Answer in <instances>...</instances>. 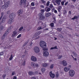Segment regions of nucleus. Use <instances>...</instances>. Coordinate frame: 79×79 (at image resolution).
<instances>
[{
    "instance_id": "0eeeda50",
    "label": "nucleus",
    "mask_w": 79,
    "mask_h": 79,
    "mask_svg": "<svg viewBox=\"0 0 79 79\" xmlns=\"http://www.w3.org/2000/svg\"><path fill=\"white\" fill-rule=\"evenodd\" d=\"M43 53L44 56H48L49 55V53L48 52L43 51Z\"/></svg>"
},
{
    "instance_id": "bf43d9fd",
    "label": "nucleus",
    "mask_w": 79,
    "mask_h": 79,
    "mask_svg": "<svg viewBox=\"0 0 79 79\" xmlns=\"http://www.w3.org/2000/svg\"><path fill=\"white\" fill-rule=\"evenodd\" d=\"M41 2L43 3H45V1H44V0H41Z\"/></svg>"
},
{
    "instance_id": "3c124183",
    "label": "nucleus",
    "mask_w": 79,
    "mask_h": 79,
    "mask_svg": "<svg viewBox=\"0 0 79 79\" xmlns=\"http://www.w3.org/2000/svg\"><path fill=\"white\" fill-rule=\"evenodd\" d=\"M3 15H4V13H3V12L1 13V17H2V18L3 16Z\"/></svg>"
},
{
    "instance_id": "39448f33",
    "label": "nucleus",
    "mask_w": 79,
    "mask_h": 79,
    "mask_svg": "<svg viewBox=\"0 0 79 79\" xmlns=\"http://www.w3.org/2000/svg\"><path fill=\"white\" fill-rule=\"evenodd\" d=\"M33 50L35 53H39L40 52V48L38 47H35Z\"/></svg>"
},
{
    "instance_id": "de8ad7c7",
    "label": "nucleus",
    "mask_w": 79,
    "mask_h": 79,
    "mask_svg": "<svg viewBox=\"0 0 79 79\" xmlns=\"http://www.w3.org/2000/svg\"><path fill=\"white\" fill-rule=\"evenodd\" d=\"M64 1H63L61 2L62 5H64Z\"/></svg>"
},
{
    "instance_id": "2eb2a0df",
    "label": "nucleus",
    "mask_w": 79,
    "mask_h": 79,
    "mask_svg": "<svg viewBox=\"0 0 79 79\" xmlns=\"http://www.w3.org/2000/svg\"><path fill=\"white\" fill-rule=\"evenodd\" d=\"M9 16L10 18H14V17L15 16V14L12 13Z\"/></svg>"
},
{
    "instance_id": "a878e982",
    "label": "nucleus",
    "mask_w": 79,
    "mask_h": 79,
    "mask_svg": "<svg viewBox=\"0 0 79 79\" xmlns=\"http://www.w3.org/2000/svg\"><path fill=\"white\" fill-rule=\"evenodd\" d=\"M48 65V64L46 63L44 64H43V66H44V67L45 68L47 67V66Z\"/></svg>"
},
{
    "instance_id": "4c0bfd02",
    "label": "nucleus",
    "mask_w": 79,
    "mask_h": 79,
    "mask_svg": "<svg viewBox=\"0 0 79 79\" xmlns=\"http://www.w3.org/2000/svg\"><path fill=\"white\" fill-rule=\"evenodd\" d=\"M57 31H61V30H62V28H57Z\"/></svg>"
},
{
    "instance_id": "423d86ee",
    "label": "nucleus",
    "mask_w": 79,
    "mask_h": 79,
    "mask_svg": "<svg viewBox=\"0 0 79 79\" xmlns=\"http://www.w3.org/2000/svg\"><path fill=\"white\" fill-rule=\"evenodd\" d=\"M69 73L70 76L71 77H73L75 74L74 71L73 70H70Z\"/></svg>"
},
{
    "instance_id": "052dcab7",
    "label": "nucleus",
    "mask_w": 79,
    "mask_h": 79,
    "mask_svg": "<svg viewBox=\"0 0 79 79\" xmlns=\"http://www.w3.org/2000/svg\"><path fill=\"white\" fill-rule=\"evenodd\" d=\"M54 49H58V48H57L56 46L54 47Z\"/></svg>"
},
{
    "instance_id": "6e6d98bb",
    "label": "nucleus",
    "mask_w": 79,
    "mask_h": 79,
    "mask_svg": "<svg viewBox=\"0 0 79 79\" xmlns=\"http://www.w3.org/2000/svg\"><path fill=\"white\" fill-rule=\"evenodd\" d=\"M31 9L32 10H35V7H31Z\"/></svg>"
},
{
    "instance_id": "680f3d73",
    "label": "nucleus",
    "mask_w": 79,
    "mask_h": 79,
    "mask_svg": "<svg viewBox=\"0 0 79 79\" xmlns=\"http://www.w3.org/2000/svg\"><path fill=\"white\" fill-rule=\"evenodd\" d=\"M31 79H36V78L35 77H32Z\"/></svg>"
},
{
    "instance_id": "ea45409f",
    "label": "nucleus",
    "mask_w": 79,
    "mask_h": 79,
    "mask_svg": "<svg viewBox=\"0 0 79 79\" xmlns=\"http://www.w3.org/2000/svg\"><path fill=\"white\" fill-rule=\"evenodd\" d=\"M23 28H24V27H21L19 29V31H22V29H23Z\"/></svg>"
},
{
    "instance_id": "58836bf2",
    "label": "nucleus",
    "mask_w": 79,
    "mask_h": 79,
    "mask_svg": "<svg viewBox=\"0 0 79 79\" xmlns=\"http://www.w3.org/2000/svg\"><path fill=\"white\" fill-rule=\"evenodd\" d=\"M49 4H50V2L48 1L47 2V3H46V6H49Z\"/></svg>"
},
{
    "instance_id": "393cba45",
    "label": "nucleus",
    "mask_w": 79,
    "mask_h": 79,
    "mask_svg": "<svg viewBox=\"0 0 79 79\" xmlns=\"http://www.w3.org/2000/svg\"><path fill=\"white\" fill-rule=\"evenodd\" d=\"M36 32L37 34L38 35H40V34L42 33V31H37Z\"/></svg>"
},
{
    "instance_id": "f257e3e1",
    "label": "nucleus",
    "mask_w": 79,
    "mask_h": 79,
    "mask_svg": "<svg viewBox=\"0 0 79 79\" xmlns=\"http://www.w3.org/2000/svg\"><path fill=\"white\" fill-rule=\"evenodd\" d=\"M40 45L41 47L43 48V50L46 51L48 50V49L46 48V47H47V44H46V43H45V42L43 41H41L40 43Z\"/></svg>"
},
{
    "instance_id": "09e8293b",
    "label": "nucleus",
    "mask_w": 79,
    "mask_h": 79,
    "mask_svg": "<svg viewBox=\"0 0 79 79\" xmlns=\"http://www.w3.org/2000/svg\"><path fill=\"white\" fill-rule=\"evenodd\" d=\"M34 36H35V37H37V36H38L37 33L36 32V33L34 34Z\"/></svg>"
},
{
    "instance_id": "dca6fc26",
    "label": "nucleus",
    "mask_w": 79,
    "mask_h": 79,
    "mask_svg": "<svg viewBox=\"0 0 79 79\" xmlns=\"http://www.w3.org/2000/svg\"><path fill=\"white\" fill-rule=\"evenodd\" d=\"M56 2L57 5H60V2H61V0H56L55 1Z\"/></svg>"
},
{
    "instance_id": "69168bd1",
    "label": "nucleus",
    "mask_w": 79,
    "mask_h": 79,
    "mask_svg": "<svg viewBox=\"0 0 79 79\" xmlns=\"http://www.w3.org/2000/svg\"><path fill=\"white\" fill-rule=\"evenodd\" d=\"M52 2L53 3H56V2L54 1V0H53L52 1Z\"/></svg>"
},
{
    "instance_id": "5701e85b",
    "label": "nucleus",
    "mask_w": 79,
    "mask_h": 79,
    "mask_svg": "<svg viewBox=\"0 0 79 79\" xmlns=\"http://www.w3.org/2000/svg\"><path fill=\"white\" fill-rule=\"evenodd\" d=\"M45 11L47 12H48V11H50V8H48L47 9V8H45Z\"/></svg>"
},
{
    "instance_id": "49530a36",
    "label": "nucleus",
    "mask_w": 79,
    "mask_h": 79,
    "mask_svg": "<svg viewBox=\"0 0 79 79\" xmlns=\"http://www.w3.org/2000/svg\"><path fill=\"white\" fill-rule=\"evenodd\" d=\"M25 61H24L23 62L22 64V65H23V66H25Z\"/></svg>"
},
{
    "instance_id": "603ef678",
    "label": "nucleus",
    "mask_w": 79,
    "mask_h": 79,
    "mask_svg": "<svg viewBox=\"0 0 79 79\" xmlns=\"http://www.w3.org/2000/svg\"><path fill=\"white\" fill-rule=\"evenodd\" d=\"M68 2H66L64 4V5L66 6V5H68Z\"/></svg>"
},
{
    "instance_id": "774afa93",
    "label": "nucleus",
    "mask_w": 79,
    "mask_h": 79,
    "mask_svg": "<svg viewBox=\"0 0 79 79\" xmlns=\"http://www.w3.org/2000/svg\"><path fill=\"white\" fill-rule=\"evenodd\" d=\"M74 18H75V19H77V16H75L74 17Z\"/></svg>"
},
{
    "instance_id": "7c9ffc66",
    "label": "nucleus",
    "mask_w": 79,
    "mask_h": 79,
    "mask_svg": "<svg viewBox=\"0 0 79 79\" xmlns=\"http://www.w3.org/2000/svg\"><path fill=\"white\" fill-rule=\"evenodd\" d=\"M44 27H43L42 28L41 27H40L38 28L37 30H41L42 29H44Z\"/></svg>"
},
{
    "instance_id": "4be33fe9",
    "label": "nucleus",
    "mask_w": 79,
    "mask_h": 79,
    "mask_svg": "<svg viewBox=\"0 0 79 79\" xmlns=\"http://www.w3.org/2000/svg\"><path fill=\"white\" fill-rule=\"evenodd\" d=\"M9 34V31H8V30H7L5 32L4 34H5L6 35L7 34Z\"/></svg>"
},
{
    "instance_id": "e433bc0d",
    "label": "nucleus",
    "mask_w": 79,
    "mask_h": 79,
    "mask_svg": "<svg viewBox=\"0 0 79 79\" xmlns=\"http://www.w3.org/2000/svg\"><path fill=\"white\" fill-rule=\"evenodd\" d=\"M41 13H42L43 14H44V11H45V10H41Z\"/></svg>"
},
{
    "instance_id": "338daca9",
    "label": "nucleus",
    "mask_w": 79,
    "mask_h": 79,
    "mask_svg": "<svg viewBox=\"0 0 79 79\" xmlns=\"http://www.w3.org/2000/svg\"><path fill=\"white\" fill-rule=\"evenodd\" d=\"M13 79H16V77H13Z\"/></svg>"
},
{
    "instance_id": "f704fd0d",
    "label": "nucleus",
    "mask_w": 79,
    "mask_h": 79,
    "mask_svg": "<svg viewBox=\"0 0 79 79\" xmlns=\"http://www.w3.org/2000/svg\"><path fill=\"white\" fill-rule=\"evenodd\" d=\"M49 7L50 8H53L54 7L53 6L52 4H50Z\"/></svg>"
},
{
    "instance_id": "79ce46f5",
    "label": "nucleus",
    "mask_w": 79,
    "mask_h": 79,
    "mask_svg": "<svg viewBox=\"0 0 79 79\" xmlns=\"http://www.w3.org/2000/svg\"><path fill=\"white\" fill-rule=\"evenodd\" d=\"M16 73L15 71H13L12 72V76H14L15 74V73Z\"/></svg>"
},
{
    "instance_id": "c03bdc74",
    "label": "nucleus",
    "mask_w": 79,
    "mask_h": 79,
    "mask_svg": "<svg viewBox=\"0 0 79 79\" xmlns=\"http://www.w3.org/2000/svg\"><path fill=\"white\" fill-rule=\"evenodd\" d=\"M39 74V72L37 71H35V74Z\"/></svg>"
},
{
    "instance_id": "cd10ccee",
    "label": "nucleus",
    "mask_w": 79,
    "mask_h": 79,
    "mask_svg": "<svg viewBox=\"0 0 79 79\" xmlns=\"http://www.w3.org/2000/svg\"><path fill=\"white\" fill-rule=\"evenodd\" d=\"M3 26L2 25H1L0 26V31H2L3 30Z\"/></svg>"
},
{
    "instance_id": "a211bd4d",
    "label": "nucleus",
    "mask_w": 79,
    "mask_h": 79,
    "mask_svg": "<svg viewBox=\"0 0 79 79\" xmlns=\"http://www.w3.org/2000/svg\"><path fill=\"white\" fill-rule=\"evenodd\" d=\"M51 15H52V13L50 12H48L46 14V17H48L49 16H50Z\"/></svg>"
},
{
    "instance_id": "6e6552de",
    "label": "nucleus",
    "mask_w": 79,
    "mask_h": 79,
    "mask_svg": "<svg viewBox=\"0 0 79 79\" xmlns=\"http://www.w3.org/2000/svg\"><path fill=\"white\" fill-rule=\"evenodd\" d=\"M13 19L10 18L8 19L7 23L8 24H11V23H13Z\"/></svg>"
},
{
    "instance_id": "4d7b16f0",
    "label": "nucleus",
    "mask_w": 79,
    "mask_h": 79,
    "mask_svg": "<svg viewBox=\"0 0 79 79\" xmlns=\"http://www.w3.org/2000/svg\"><path fill=\"white\" fill-rule=\"evenodd\" d=\"M36 66V67H38L39 66V64H35V67Z\"/></svg>"
},
{
    "instance_id": "9d476101",
    "label": "nucleus",
    "mask_w": 79,
    "mask_h": 79,
    "mask_svg": "<svg viewBox=\"0 0 79 79\" xmlns=\"http://www.w3.org/2000/svg\"><path fill=\"white\" fill-rule=\"evenodd\" d=\"M31 59L33 61H37V58L34 56H31Z\"/></svg>"
},
{
    "instance_id": "72a5a7b5",
    "label": "nucleus",
    "mask_w": 79,
    "mask_h": 79,
    "mask_svg": "<svg viewBox=\"0 0 79 79\" xmlns=\"http://www.w3.org/2000/svg\"><path fill=\"white\" fill-rule=\"evenodd\" d=\"M58 76H59L58 73H56V78H58Z\"/></svg>"
},
{
    "instance_id": "864d4df0",
    "label": "nucleus",
    "mask_w": 79,
    "mask_h": 79,
    "mask_svg": "<svg viewBox=\"0 0 79 79\" xmlns=\"http://www.w3.org/2000/svg\"><path fill=\"white\" fill-rule=\"evenodd\" d=\"M64 14H66L67 13V12L66 11V10H65L64 11Z\"/></svg>"
},
{
    "instance_id": "4468645a",
    "label": "nucleus",
    "mask_w": 79,
    "mask_h": 79,
    "mask_svg": "<svg viewBox=\"0 0 79 79\" xmlns=\"http://www.w3.org/2000/svg\"><path fill=\"white\" fill-rule=\"evenodd\" d=\"M6 19V17L4 16L2 20V23H5V19Z\"/></svg>"
},
{
    "instance_id": "7ed1b4c3",
    "label": "nucleus",
    "mask_w": 79,
    "mask_h": 79,
    "mask_svg": "<svg viewBox=\"0 0 79 79\" xmlns=\"http://www.w3.org/2000/svg\"><path fill=\"white\" fill-rule=\"evenodd\" d=\"M39 19L40 20H44L45 19V16H44V14L40 13L39 14Z\"/></svg>"
},
{
    "instance_id": "13d9d810",
    "label": "nucleus",
    "mask_w": 79,
    "mask_h": 79,
    "mask_svg": "<svg viewBox=\"0 0 79 79\" xmlns=\"http://www.w3.org/2000/svg\"><path fill=\"white\" fill-rule=\"evenodd\" d=\"M54 12L55 13H57V10H54Z\"/></svg>"
},
{
    "instance_id": "f3484780",
    "label": "nucleus",
    "mask_w": 79,
    "mask_h": 79,
    "mask_svg": "<svg viewBox=\"0 0 79 79\" xmlns=\"http://www.w3.org/2000/svg\"><path fill=\"white\" fill-rule=\"evenodd\" d=\"M28 74L29 76H32L34 75V72L32 71H30L28 72Z\"/></svg>"
},
{
    "instance_id": "1a4fd4ad",
    "label": "nucleus",
    "mask_w": 79,
    "mask_h": 79,
    "mask_svg": "<svg viewBox=\"0 0 79 79\" xmlns=\"http://www.w3.org/2000/svg\"><path fill=\"white\" fill-rule=\"evenodd\" d=\"M13 34H12V37H15V35H16L18 34V31H14L13 32Z\"/></svg>"
},
{
    "instance_id": "a18cd8bd",
    "label": "nucleus",
    "mask_w": 79,
    "mask_h": 79,
    "mask_svg": "<svg viewBox=\"0 0 79 79\" xmlns=\"http://www.w3.org/2000/svg\"><path fill=\"white\" fill-rule=\"evenodd\" d=\"M21 37V35L19 34L18 36L17 37V39H19V38H20V37Z\"/></svg>"
},
{
    "instance_id": "5fc2aeb1",
    "label": "nucleus",
    "mask_w": 79,
    "mask_h": 79,
    "mask_svg": "<svg viewBox=\"0 0 79 79\" xmlns=\"http://www.w3.org/2000/svg\"><path fill=\"white\" fill-rule=\"evenodd\" d=\"M33 44V43L32 42H31L30 44V46H32V45Z\"/></svg>"
},
{
    "instance_id": "9b49d317",
    "label": "nucleus",
    "mask_w": 79,
    "mask_h": 79,
    "mask_svg": "<svg viewBox=\"0 0 79 79\" xmlns=\"http://www.w3.org/2000/svg\"><path fill=\"white\" fill-rule=\"evenodd\" d=\"M49 76H50L52 78H54V77H55V74H53L52 71L50 72Z\"/></svg>"
},
{
    "instance_id": "b1692460",
    "label": "nucleus",
    "mask_w": 79,
    "mask_h": 79,
    "mask_svg": "<svg viewBox=\"0 0 79 79\" xmlns=\"http://www.w3.org/2000/svg\"><path fill=\"white\" fill-rule=\"evenodd\" d=\"M41 72H44L45 71V68H42L41 69Z\"/></svg>"
},
{
    "instance_id": "8fccbe9b",
    "label": "nucleus",
    "mask_w": 79,
    "mask_h": 79,
    "mask_svg": "<svg viewBox=\"0 0 79 79\" xmlns=\"http://www.w3.org/2000/svg\"><path fill=\"white\" fill-rule=\"evenodd\" d=\"M53 19L54 21L53 22L54 23L56 22V19L55 18V17H54L53 18Z\"/></svg>"
},
{
    "instance_id": "20e7f679",
    "label": "nucleus",
    "mask_w": 79,
    "mask_h": 79,
    "mask_svg": "<svg viewBox=\"0 0 79 79\" xmlns=\"http://www.w3.org/2000/svg\"><path fill=\"white\" fill-rule=\"evenodd\" d=\"M9 2L8 1L6 2L4 5L2 6V9H3V10H5L6 9L8 6V5H9Z\"/></svg>"
},
{
    "instance_id": "2f4dec72",
    "label": "nucleus",
    "mask_w": 79,
    "mask_h": 79,
    "mask_svg": "<svg viewBox=\"0 0 79 79\" xmlns=\"http://www.w3.org/2000/svg\"><path fill=\"white\" fill-rule=\"evenodd\" d=\"M54 66V65L53 64H52L51 65H50V69H53V68Z\"/></svg>"
},
{
    "instance_id": "f8f14e48",
    "label": "nucleus",
    "mask_w": 79,
    "mask_h": 79,
    "mask_svg": "<svg viewBox=\"0 0 79 79\" xmlns=\"http://www.w3.org/2000/svg\"><path fill=\"white\" fill-rule=\"evenodd\" d=\"M23 9L19 10L18 12V13L19 15H19L22 14L23 13Z\"/></svg>"
},
{
    "instance_id": "bb28decb",
    "label": "nucleus",
    "mask_w": 79,
    "mask_h": 79,
    "mask_svg": "<svg viewBox=\"0 0 79 79\" xmlns=\"http://www.w3.org/2000/svg\"><path fill=\"white\" fill-rule=\"evenodd\" d=\"M61 6H60L58 7V11L59 12H60V10H61Z\"/></svg>"
},
{
    "instance_id": "0e129e2a",
    "label": "nucleus",
    "mask_w": 79,
    "mask_h": 79,
    "mask_svg": "<svg viewBox=\"0 0 79 79\" xmlns=\"http://www.w3.org/2000/svg\"><path fill=\"white\" fill-rule=\"evenodd\" d=\"M40 6V7H41V8H44V6L43 5H41Z\"/></svg>"
},
{
    "instance_id": "c9c22d12",
    "label": "nucleus",
    "mask_w": 79,
    "mask_h": 79,
    "mask_svg": "<svg viewBox=\"0 0 79 79\" xmlns=\"http://www.w3.org/2000/svg\"><path fill=\"white\" fill-rule=\"evenodd\" d=\"M35 3L34 2H32L31 3V6H35V4H34Z\"/></svg>"
},
{
    "instance_id": "e2e57ef3",
    "label": "nucleus",
    "mask_w": 79,
    "mask_h": 79,
    "mask_svg": "<svg viewBox=\"0 0 79 79\" xmlns=\"http://www.w3.org/2000/svg\"><path fill=\"white\" fill-rule=\"evenodd\" d=\"M72 1H73V2H76V1H77V0H72Z\"/></svg>"
},
{
    "instance_id": "c85d7f7f",
    "label": "nucleus",
    "mask_w": 79,
    "mask_h": 79,
    "mask_svg": "<svg viewBox=\"0 0 79 79\" xmlns=\"http://www.w3.org/2000/svg\"><path fill=\"white\" fill-rule=\"evenodd\" d=\"M72 54H73V56H77V54H76V53L73 52H72Z\"/></svg>"
},
{
    "instance_id": "ddd939ff",
    "label": "nucleus",
    "mask_w": 79,
    "mask_h": 79,
    "mask_svg": "<svg viewBox=\"0 0 79 79\" xmlns=\"http://www.w3.org/2000/svg\"><path fill=\"white\" fill-rule=\"evenodd\" d=\"M62 64L64 66H67L68 64L66 63V61L65 60H63L62 61Z\"/></svg>"
},
{
    "instance_id": "412c9836",
    "label": "nucleus",
    "mask_w": 79,
    "mask_h": 79,
    "mask_svg": "<svg viewBox=\"0 0 79 79\" xmlns=\"http://www.w3.org/2000/svg\"><path fill=\"white\" fill-rule=\"evenodd\" d=\"M31 66H32V67H33L34 68H35V64L31 62Z\"/></svg>"
},
{
    "instance_id": "c756f323",
    "label": "nucleus",
    "mask_w": 79,
    "mask_h": 79,
    "mask_svg": "<svg viewBox=\"0 0 79 79\" xmlns=\"http://www.w3.org/2000/svg\"><path fill=\"white\" fill-rule=\"evenodd\" d=\"M13 58V54H11L10 57L9 58V60H10V61H11V60H12Z\"/></svg>"
},
{
    "instance_id": "aec40b11",
    "label": "nucleus",
    "mask_w": 79,
    "mask_h": 79,
    "mask_svg": "<svg viewBox=\"0 0 79 79\" xmlns=\"http://www.w3.org/2000/svg\"><path fill=\"white\" fill-rule=\"evenodd\" d=\"M6 35L5 34H4L1 38V40H4V39H5V36Z\"/></svg>"
},
{
    "instance_id": "37998d69",
    "label": "nucleus",
    "mask_w": 79,
    "mask_h": 79,
    "mask_svg": "<svg viewBox=\"0 0 79 79\" xmlns=\"http://www.w3.org/2000/svg\"><path fill=\"white\" fill-rule=\"evenodd\" d=\"M62 57H63L62 56H58V59H61Z\"/></svg>"
},
{
    "instance_id": "a19ab883",
    "label": "nucleus",
    "mask_w": 79,
    "mask_h": 79,
    "mask_svg": "<svg viewBox=\"0 0 79 79\" xmlns=\"http://www.w3.org/2000/svg\"><path fill=\"white\" fill-rule=\"evenodd\" d=\"M3 55V52H2L0 53V58H1V56Z\"/></svg>"
},
{
    "instance_id": "473e14b6",
    "label": "nucleus",
    "mask_w": 79,
    "mask_h": 79,
    "mask_svg": "<svg viewBox=\"0 0 79 79\" xmlns=\"http://www.w3.org/2000/svg\"><path fill=\"white\" fill-rule=\"evenodd\" d=\"M50 26L52 27H53V26H54V23H51Z\"/></svg>"
},
{
    "instance_id": "6ab92c4d",
    "label": "nucleus",
    "mask_w": 79,
    "mask_h": 79,
    "mask_svg": "<svg viewBox=\"0 0 79 79\" xmlns=\"http://www.w3.org/2000/svg\"><path fill=\"white\" fill-rule=\"evenodd\" d=\"M64 69L65 72H67V71H68L69 70H70V69L65 67V68H64Z\"/></svg>"
},
{
    "instance_id": "f03ea898",
    "label": "nucleus",
    "mask_w": 79,
    "mask_h": 79,
    "mask_svg": "<svg viewBox=\"0 0 79 79\" xmlns=\"http://www.w3.org/2000/svg\"><path fill=\"white\" fill-rule=\"evenodd\" d=\"M26 1L27 0H23V1L22 0H21L20 2V5H22L23 4L25 7L28 8V5L26 4Z\"/></svg>"
}]
</instances>
